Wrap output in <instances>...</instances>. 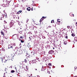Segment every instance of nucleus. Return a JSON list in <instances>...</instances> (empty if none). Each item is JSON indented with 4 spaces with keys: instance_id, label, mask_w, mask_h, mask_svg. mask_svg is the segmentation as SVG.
<instances>
[{
    "instance_id": "nucleus-1",
    "label": "nucleus",
    "mask_w": 77,
    "mask_h": 77,
    "mask_svg": "<svg viewBox=\"0 0 77 77\" xmlns=\"http://www.w3.org/2000/svg\"><path fill=\"white\" fill-rule=\"evenodd\" d=\"M16 55H20V54H21V51H19V49L17 50L16 53Z\"/></svg>"
},
{
    "instance_id": "nucleus-2",
    "label": "nucleus",
    "mask_w": 77,
    "mask_h": 77,
    "mask_svg": "<svg viewBox=\"0 0 77 77\" xmlns=\"http://www.w3.org/2000/svg\"><path fill=\"white\" fill-rule=\"evenodd\" d=\"M8 60H6V59H3V60H2V63H5L6 62H7V61Z\"/></svg>"
},
{
    "instance_id": "nucleus-3",
    "label": "nucleus",
    "mask_w": 77,
    "mask_h": 77,
    "mask_svg": "<svg viewBox=\"0 0 77 77\" xmlns=\"http://www.w3.org/2000/svg\"><path fill=\"white\" fill-rule=\"evenodd\" d=\"M54 51H53L52 50H50L48 52V54H51L53 53H54Z\"/></svg>"
},
{
    "instance_id": "nucleus-4",
    "label": "nucleus",
    "mask_w": 77,
    "mask_h": 77,
    "mask_svg": "<svg viewBox=\"0 0 77 77\" xmlns=\"http://www.w3.org/2000/svg\"><path fill=\"white\" fill-rule=\"evenodd\" d=\"M34 54V53L33 52H31L29 54V56H33V55Z\"/></svg>"
},
{
    "instance_id": "nucleus-5",
    "label": "nucleus",
    "mask_w": 77,
    "mask_h": 77,
    "mask_svg": "<svg viewBox=\"0 0 77 77\" xmlns=\"http://www.w3.org/2000/svg\"><path fill=\"white\" fill-rule=\"evenodd\" d=\"M8 48H12V49H13V47L12 46H11L10 45H8Z\"/></svg>"
},
{
    "instance_id": "nucleus-6",
    "label": "nucleus",
    "mask_w": 77,
    "mask_h": 77,
    "mask_svg": "<svg viewBox=\"0 0 77 77\" xmlns=\"http://www.w3.org/2000/svg\"><path fill=\"white\" fill-rule=\"evenodd\" d=\"M22 12V11L21 10H20L19 11L17 12V14H20V13Z\"/></svg>"
},
{
    "instance_id": "nucleus-7",
    "label": "nucleus",
    "mask_w": 77,
    "mask_h": 77,
    "mask_svg": "<svg viewBox=\"0 0 77 77\" xmlns=\"http://www.w3.org/2000/svg\"><path fill=\"white\" fill-rule=\"evenodd\" d=\"M24 61L25 63H27V62H28V61H29V60H28V59H25Z\"/></svg>"
},
{
    "instance_id": "nucleus-8",
    "label": "nucleus",
    "mask_w": 77,
    "mask_h": 77,
    "mask_svg": "<svg viewBox=\"0 0 77 77\" xmlns=\"http://www.w3.org/2000/svg\"><path fill=\"white\" fill-rule=\"evenodd\" d=\"M27 11H30V7H28L27 8Z\"/></svg>"
},
{
    "instance_id": "nucleus-9",
    "label": "nucleus",
    "mask_w": 77,
    "mask_h": 77,
    "mask_svg": "<svg viewBox=\"0 0 77 77\" xmlns=\"http://www.w3.org/2000/svg\"><path fill=\"white\" fill-rule=\"evenodd\" d=\"M3 58L0 57V61H1L2 62V61L3 60Z\"/></svg>"
},
{
    "instance_id": "nucleus-10",
    "label": "nucleus",
    "mask_w": 77,
    "mask_h": 77,
    "mask_svg": "<svg viewBox=\"0 0 77 77\" xmlns=\"http://www.w3.org/2000/svg\"><path fill=\"white\" fill-rule=\"evenodd\" d=\"M74 41H77V37H75L74 38Z\"/></svg>"
},
{
    "instance_id": "nucleus-11",
    "label": "nucleus",
    "mask_w": 77,
    "mask_h": 77,
    "mask_svg": "<svg viewBox=\"0 0 77 77\" xmlns=\"http://www.w3.org/2000/svg\"><path fill=\"white\" fill-rule=\"evenodd\" d=\"M10 25L11 26H12L14 25V23L11 22L10 23Z\"/></svg>"
},
{
    "instance_id": "nucleus-12",
    "label": "nucleus",
    "mask_w": 77,
    "mask_h": 77,
    "mask_svg": "<svg viewBox=\"0 0 77 77\" xmlns=\"http://www.w3.org/2000/svg\"><path fill=\"white\" fill-rule=\"evenodd\" d=\"M71 35L72 36H73V37H74V36H75V34H74L73 33H72V34Z\"/></svg>"
},
{
    "instance_id": "nucleus-13",
    "label": "nucleus",
    "mask_w": 77,
    "mask_h": 77,
    "mask_svg": "<svg viewBox=\"0 0 77 77\" xmlns=\"http://www.w3.org/2000/svg\"><path fill=\"white\" fill-rule=\"evenodd\" d=\"M2 6H3V7H6V4H3L2 5Z\"/></svg>"
},
{
    "instance_id": "nucleus-14",
    "label": "nucleus",
    "mask_w": 77,
    "mask_h": 77,
    "mask_svg": "<svg viewBox=\"0 0 77 77\" xmlns=\"http://www.w3.org/2000/svg\"><path fill=\"white\" fill-rule=\"evenodd\" d=\"M44 20L43 18L42 17V18L40 20V22H41L42 21H43Z\"/></svg>"
},
{
    "instance_id": "nucleus-15",
    "label": "nucleus",
    "mask_w": 77,
    "mask_h": 77,
    "mask_svg": "<svg viewBox=\"0 0 77 77\" xmlns=\"http://www.w3.org/2000/svg\"><path fill=\"white\" fill-rule=\"evenodd\" d=\"M64 45H66V44H67V42L66 41L64 42Z\"/></svg>"
},
{
    "instance_id": "nucleus-16",
    "label": "nucleus",
    "mask_w": 77,
    "mask_h": 77,
    "mask_svg": "<svg viewBox=\"0 0 77 77\" xmlns=\"http://www.w3.org/2000/svg\"><path fill=\"white\" fill-rule=\"evenodd\" d=\"M42 72H44V73H45V70H42Z\"/></svg>"
},
{
    "instance_id": "nucleus-17",
    "label": "nucleus",
    "mask_w": 77,
    "mask_h": 77,
    "mask_svg": "<svg viewBox=\"0 0 77 77\" xmlns=\"http://www.w3.org/2000/svg\"><path fill=\"white\" fill-rule=\"evenodd\" d=\"M39 66L40 67H41V68H42L44 67V66H43V65H39Z\"/></svg>"
},
{
    "instance_id": "nucleus-18",
    "label": "nucleus",
    "mask_w": 77,
    "mask_h": 77,
    "mask_svg": "<svg viewBox=\"0 0 77 77\" xmlns=\"http://www.w3.org/2000/svg\"><path fill=\"white\" fill-rule=\"evenodd\" d=\"M2 31L1 32V33L2 34V35H3V36H4V32H2Z\"/></svg>"
},
{
    "instance_id": "nucleus-19",
    "label": "nucleus",
    "mask_w": 77,
    "mask_h": 77,
    "mask_svg": "<svg viewBox=\"0 0 77 77\" xmlns=\"http://www.w3.org/2000/svg\"><path fill=\"white\" fill-rule=\"evenodd\" d=\"M11 73H13L14 72H15V71L14 70H12L11 71Z\"/></svg>"
},
{
    "instance_id": "nucleus-20",
    "label": "nucleus",
    "mask_w": 77,
    "mask_h": 77,
    "mask_svg": "<svg viewBox=\"0 0 77 77\" xmlns=\"http://www.w3.org/2000/svg\"><path fill=\"white\" fill-rule=\"evenodd\" d=\"M54 23V20H51V23Z\"/></svg>"
},
{
    "instance_id": "nucleus-21",
    "label": "nucleus",
    "mask_w": 77,
    "mask_h": 77,
    "mask_svg": "<svg viewBox=\"0 0 77 77\" xmlns=\"http://www.w3.org/2000/svg\"><path fill=\"white\" fill-rule=\"evenodd\" d=\"M57 21L59 23H60V19H57Z\"/></svg>"
},
{
    "instance_id": "nucleus-22",
    "label": "nucleus",
    "mask_w": 77,
    "mask_h": 77,
    "mask_svg": "<svg viewBox=\"0 0 77 77\" xmlns=\"http://www.w3.org/2000/svg\"><path fill=\"white\" fill-rule=\"evenodd\" d=\"M20 41L22 43H23L24 42V41L22 40H20Z\"/></svg>"
},
{
    "instance_id": "nucleus-23",
    "label": "nucleus",
    "mask_w": 77,
    "mask_h": 77,
    "mask_svg": "<svg viewBox=\"0 0 77 77\" xmlns=\"http://www.w3.org/2000/svg\"><path fill=\"white\" fill-rule=\"evenodd\" d=\"M20 38H21V39H23V38H24V37H23V36H21L20 37Z\"/></svg>"
},
{
    "instance_id": "nucleus-24",
    "label": "nucleus",
    "mask_w": 77,
    "mask_h": 77,
    "mask_svg": "<svg viewBox=\"0 0 77 77\" xmlns=\"http://www.w3.org/2000/svg\"><path fill=\"white\" fill-rule=\"evenodd\" d=\"M46 60H49V58L48 57L46 58Z\"/></svg>"
},
{
    "instance_id": "nucleus-25",
    "label": "nucleus",
    "mask_w": 77,
    "mask_h": 77,
    "mask_svg": "<svg viewBox=\"0 0 77 77\" xmlns=\"http://www.w3.org/2000/svg\"><path fill=\"white\" fill-rule=\"evenodd\" d=\"M5 33H8V31H7V30H5Z\"/></svg>"
},
{
    "instance_id": "nucleus-26",
    "label": "nucleus",
    "mask_w": 77,
    "mask_h": 77,
    "mask_svg": "<svg viewBox=\"0 0 77 77\" xmlns=\"http://www.w3.org/2000/svg\"><path fill=\"white\" fill-rule=\"evenodd\" d=\"M35 60H32V63H35Z\"/></svg>"
},
{
    "instance_id": "nucleus-27",
    "label": "nucleus",
    "mask_w": 77,
    "mask_h": 77,
    "mask_svg": "<svg viewBox=\"0 0 77 77\" xmlns=\"http://www.w3.org/2000/svg\"><path fill=\"white\" fill-rule=\"evenodd\" d=\"M67 28H68V29H69L70 28V26H67Z\"/></svg>"
},
{
    "instance_id": "nucleus-28",
    "label": "nucleus",
    "mask_w": 77,
    "mask_h": 77,
    "mask_svg": "<svg viewBox=\"0 0 77 77\" xmlns=\"http://www.w3.org/2000/svg\"><path fill=\"white\" fill-rule=\"evenodd\" d=\"M48 65L49 66H51V63H49L48 64Z\"/></svg>"
},
{
    "instance_id": "nucleus-29",
    "label": "nucleus",
    "mask_w": 77,
    "mask_h": 77,
    "mask_svg": "<svg viewBox=\"0 0 77 77\" xmlns=\"http://www.w3.org/2000/svg\"><path fill=\"white\" fill-rule=\"evenodd\" d=\"M44 19H45V18H46V17H42Z\"/></svg>"
},
{
    "instance_id": "nucleus-30",
    "label": "nucleus",
    "mask_w": 77,
    "mask_h": 77,
    "mask_svg": "<svg viewBox=\"0 0 77 77\" xmlns=\"http://www.w3.org/2000/svg\"><path fill=\"white\" fill-rule=\"evenodd\" d=\"M13 46H15V45H15V44L13 43Z\"/></svg>"
},
{
    "instance_id": "nucleus-31",
    "label": "nucleus",
    "mask_w": 77,
    "mask_h": 77,
    "mask_svg": "<svg viewBox=\"0 0 77 77\" xmlns=\"http://www.w3.org/2000/svg\"><path fill=\"white\" fill-rule=\"evenodd\" d=\"M65 38H66V39H67V38H68V36H66Z\"/></svg>"
},
{
    "instance_id": "nucleus-32",
    "label": "nucleus",
    "mask_w": 77,
    "mask_h": 77,
    "mask_svg": "<svg viewBox=\"0 0 77 77\" xmlns=\"http://www.w3.org/2000/svg\"><path fill=\"white\" fill-rule=\"evenodd\" d=\"M71 17H74V14H72L71 15Z\"/></svg>"
},
{
    "instance_id": "nucleus-33",
    "label": "nucleus",
    "mask_w": 77,
    "mask_h": 77,
    "mask_svg": "<svg viewBox=\"0 0 77 77\" xmlns=\"http://www.w3.org/2000/svg\"><path fill=\"white\" fill-rule=\"evenodd\" d=\"M77 67H75V69H77Z\"/></svg>"
},
{
    "instance_id": "nucleus-34",
    "label": "nucleus",
    "mask_w": 77,
    "mask_h": 77,
    "mask_svg": "<svg viewBox=\"0 0 77 77\" xmlns=\"http://www.w3.org/2000/svg\"><path fill=\"white\" fill-rule=\"evenodd\" d=\"M11 2H10L9 3V4H11Z\"/></svg>"
},
{
    "instance_id": "nucleus-35",
    "label": "nucleus",
    "mask_w": 77,
    "mask_h": 77,
    "mask_svg": "<svg viewBox=\"0 0 77 77\" xmlns=\"http://www.w3.org/2000/svg\"><path fill=\"white\" fill-rule=\"evenodd\" d=\"M31 11H33V8L31 9Z\"/></svg>"
},
{
    "instance_id": "nucleus-36",
    "label": "nucleus",
    "mask_w": 77,
    "mask_h": 77,
    "mask_svg": "<svg viewBox=\"0 0 77 77\" xmlns=\"http://www.w3.org/2000/svg\"><path fill=\"white\" fill-rule=\"evenodd\" d=\"M50 28V27H51V26H48Z\"/></svg>"
},
{
    "instance_id": "nucleus-37",
    "label": "nucleus",
    "mask_w": 77,
    "mask_h": 77,
    "mask_svg": "<svg viewBox=\"0 0 77 77\" xmlns=\"http://www.w3.org/2000/svg\"><path fill=\"white\" fill-rule=\"evenodd\" d=\"M35 69V70L36 71H37V69Z\"/></svg>"
},
{
    "instance_id": "nucleus-38",
    "label": "nucleus",
    "mask_w": 77,
    "mask_h": 77,
    "mask_svg": "<svg viewBox=\"0 0 77 77\" xmlns=\"http://www.w3.org/2000/svg\"><path fill=\"white\" fill-rule=\"evenodd\" d=\"M29 38L30 39H31V38H30V37H29Z\"/></svg>"
},
{
    "instance_id": "nucleus-39",
    "label": "nucleus",
    "mask_w": 77,
    "mask_h": 77,
    "mask_svg": "<svg viewBox=\"0 0 77 77\" xmlns=\"http://www.w3.org/2000/svg\"><path fill=\"white\" fill-rule=\"evenodd\" d=\"M7 15V14H6V15H5V16H6H6Z\"/></svg>"
},
{
    "instance_id": "nucleus-40",
    "label": "nucleus",
    "mask_w": 77,
    "mask_h": 77,
    "mask_svg": "<svg viewBox=\"0 0 77 77\" xmlns=\"http://www.w3.org/2000/svg\"><path fill=\"white\" fill-rule=\"evenodd\" d=\"M32 74H31V76H32Z\"/></svg>"
},
{
    "instance_id": "nucleus-41",
    "label": "nucleus",
    "mask_w": 77,
    "mask_h": 77,
    "mask_svg": "<svg viewBox=\"0 0 77 77\" xmlns=\"http://www.w3.org/2000/svg\"><path fill=\"white\" fill-rule=\"evenodd\" d=\"M11 6H13V5H10Z\"/></svg>"
},
{
    "instance_id": "nucleus-42",
    "label": "nucleus",
    "mask_w": 77,
    "mask_h": 77,
    "mask_svg": "<svg viewBox=\"0 0 77 77\" xmlns=\"http://www.w3.org/2000/svg\"><path fill=\"white\" fill-rule=\"evenodd\" d=\"M76 24L77 25V22L76 23Z\"/></svg>"
},
{
    "instance_id": "nucleus-43",
    "label": "nucleus",
    "mask_w": 77,
    "mask_h": 77,
    "mask_svg": "<svg viewBox=\"0 0 77 77\" xmlns=\"http://www.w3.org/2000/svg\"><path fill=\"white\" fill-rule=\"evenodd\" d=\"M53 49H54V48H53Z\"/></svg>"
},
{
    "instance_id": "nucleus-44",
    "label": "nucleus",
    "mask_w": 77,
    "mask_h": 77,
    "mask_svg": "<svg viewBox=\"0 0 77 77\" xmlns=\"http://www.w3.org/2000/svg\"><path fill=\"white\" fill-rule=\"evenodd\" d=\"M37 59H39V58H37Z\"/></svg>"
},
{
    "instance_id": "nucleus-45",
    "label": "nucleus",
    "mask_w": 77,
    "mask_h": 77,
    "mask_svg": "<svg viewBox=\"0 0 77 77\" xmlns=\"http://www.w3.org/2000/svg\"><path fill=\"white\" fill-rule=\"evenodd\" d=\"M20 29H21V28H20Z\"/></svg>"
},
{
    "instance_id": "nucleus-46",
    "label": "nucleus",
    "mask_w": 77,
    "mask_h": 77,
    "mask_svg": "<svg viewBox=\"0 0 77 77\" xmlns=\"http://www.w3.org/2000/svg\"><path fill=\"white\" fill-rule=\"evenodd\" d=\"M29 77H30V76H29Z\"/></svg>"
},
{
    "instance_id": "nucleus-47",
    "label": "nucleus",
    "mask_w": 77,
    "mask_h": 77,
    "mask_svg": "<svg viewBox=\"0 0 77 77\" xmlns=\"http://www.w3.org/2000/svg\"><path fill=\"white\" fill-rule=\"evenodd\" d=\"M22 1H23V0H22Z\"/></svg>"
},
{
    "instance_id": "nucleus-48",
    "label": "nucleus",
    "mask_w": 77,
    "mask_h": 77,
    "mask_svg": "<svg viewBox=\"0 0 77 77\" xmlns=\"http://www.w3.org/2000/svg\"><path fill=\"white\" fill-rule=\"evenodd\" d=\"M20 32H21V31H20Z\"/></svg>"
},
{
    "instance_id": "nucleus-49",
    "label": "nucleus",
    "mask_w": 77,
    "mask_h": 77,
    "mask_svg": "<svg viewBox=\"0 0 77 77\" xmlns=\"http://www.w3.org/2000/svg\"><path fill=\"white\" fill-rule=\"evenodd\" d=\"M10 77H12L11 76Z\"/></svg>"
},
{
    "instance_id": "nucleus-50",
    "label": "nucleus",
    "mask_w": 77,
    "mask_h": 77,
    "mask_svg": "<svg viewBox=\"0 0 77 77\" xmlns=\"http://www.w3.org/2000/svg\"><path fill=\"white\" fill-rule=\"evenodd\" d=\"M43 37H44V36H43Z\"/></svg>"
}]
</instances>
